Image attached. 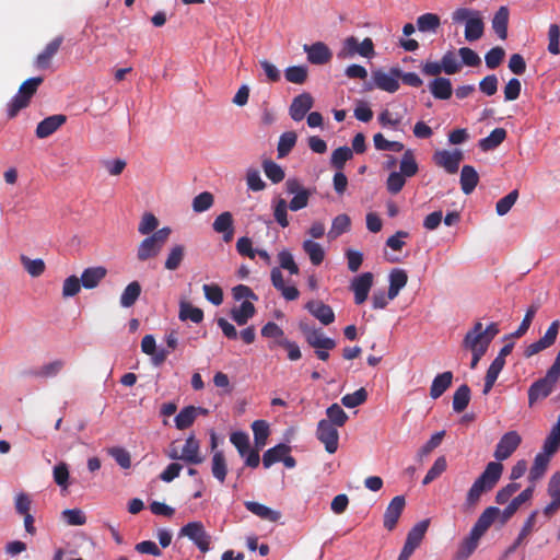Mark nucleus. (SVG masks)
Here are the masks:
<instances>
[{"instance_id": "23", "label": "nucleus", "mask_w": 560, "mask_h": 560, "mask_svg": "<svg viewBox=\"0 0 560 560\" xmlns=\"http://www.w3.org/2000/svg\"><path fill=\"white\" fill-rule=\"evenodd\" d=\"M107 269L103 266L85 268L81 275V283L84 289L91 290L96 288L106 277Z\"/></svg>"}, {"instance_id": "62", "label": "nucleus", "mask_w": 560, "mask_h": 560, "mask_svg": "<svg viewBox=\"0 0 560 560\" xmlns=\"http://www.w3.org/2000/svg\"><path fill=\"white\" fill-rule=\"evenodd\" d=\"M368 399V392L364 387L359 388L352 394H347L341 398V402L347 408H355L364 404Z\"/></svg>"}, {"instance_id": "22", "label": "nucleus", "mask_w": 560, "mask_h": 560, "mask_svg": "<svg viewBox=\"0 0 560 560\" xmlns=\"http://www.w3.org/2000/svg\"><path fill=\"white\" fill-rule=\"evenodd\" d=\"M306 310L316 317L323 325H329L335 320L332 308L322 301H310L305 305Z\"/></svg>"}, {"instance_id": "38", "label": "nucleus", "mask_w": 560, "mask_h": 560, "mask_svg": "<svg viewBox=\"0 0 560 560\" xmlns=\"http://www.w3.org/2000/svg\"><path fill=\"white\" fill-rule=\"evenodd\" d=\"M211 472L219 482H224L228 474V465L222 451H217L213 453L211 459Z\"/></svg>"}, {"instance_id": "28", "label": "nucleus", "mask_w": 560, "mask_h": 560, "mask_svg": "<svg viewBox=\"0 0 560 560\" xmlns=\"http://www.w3.org/2000/svg\"><path fill=\"white\" fill-rule=\"evenodd\" d=\"M431 94L436 100H448L452 96L453 88L450 79L438 77L429 83Z\"/></svg>"}, {"instance_id": "35", "label": "nucleus", "mask_w": 560, "mask_h": 560, "mask_svg": "<svg viewBox=\"0 0 560 560\" xmlns=\"http://www.w3.org/2000/svg\"><path fill=\"white\" fill-rule=\"evenodd\" d=\"M509 9L500 7L492 19V28L501 39L508 37Z\"/></svg>"}, {"instance_id": "19", "label": "nucleus", "mask_w": 560, "mask_h": 560, "mask_svg": "<svg viewBox=\"0 0 560 560\" xmlns=\"http://www.w3.org/2000/svg\"><path fill=\"white\" fill-rule=\"evenodd\" d=\"M212 229L214 232L222 234V240L225 243H230L234 236V220L232 213L224 211L219 214L212 223Z\"/></svg>"}, {"instance_id": "50", "label": "nucleus", "mask_w": 560, "mask_h": 560, "mask_svg": "<svg viewBox=\"0 0 560 560\" xmlns=\"http://www.w3.org/2000/svg\"><path fill=\"white\" fill-rule=\"evenodd\" d=\"M298 140V136L294 131H287L283 132L278 142V158L282 159L285 158L291 150L294 148Z\"/></svg>"}, {"instance_id": "11", "label": "nucleus", "mask_w": 560, "mask_h": 560, "mask_svg": "<svg viewBox=\"0 0 560 560\" xmlns=\"http://www.w3.org/2000/svg\"><path fill=\"white\" fill-rule=\"evenodd\" d=\"M490 343L482 334V324L476 322L474 327L467 331L463 339V347L470 351H485L487 352Z\"/></svg>"}, {"instance_id": "58", "label": "nucleus", "mask_w": 560, "mask_h": 560, "mask_svg": "<svg viewBox=\"0 0 560 560\" xmlns=\"http://www.w3.org/2000/svg\"><path fill=\"white\" fill-rule=\"evenodd\" d=\"M447 468V462L444 456H440L435 459L432 467L428 470L427 475L422 480V485L427 486L433 480L439 478Z\"/></svg>"}, {"instance_id": "54", "label": "nucleus", "mask_w": 560, "mask_h": 560, "mask_svg": "<svg viewBox=\"0 0 560 560\" xmlns=\"http://www.w3.org/2000/svg\"><path fill=\"white\" fill-rule=\"evenodd\" d=\"M252 430L254 433V440L256 446L262 447L266 445L268 435H269V424L265 420H255L252 423Z\"/></svg>"}, {"instance_id": "17", "label": "nucleus", "mask_w": 560, "mask_h": 560, "mask_svg": "<svg viewBox=\"0 0 560 560\" xmlns=\"http://www.w3.org/2000/svg\"><path fill=\"white\" fill-rule=\"evenodd\" d=\"M547 492L551 498V502L545 506L544 514L550 517L560 509V470L551 476Z\"/></svg>"}, {"instance_id": "52", "label": "nucleus", "mask_w": 560, "mask_h": 560, "mask_svg": "<svg viewBox=\"0 0 560 560\" xmlns=\"http://www.w3.org/2000/svg\"><path fill=\"white\" fill-rule=\"evenodd\" d=\"M307 77L308 69L306 66H291L284 70V78L290 83L303 84Z\"/></svg>"}, {"instance_id": "12", "label": "nucleus", "mask_w": 560, "mask_h": 560, "mask_svg": "<svg viewBox=\"0 0 560 560\" xmlns=\"http://www.w3.org/2000/svg\"><path fill=\"white\" fill-rule=\"evenodd\" d=\"M406 500L404 495H396L392 499L389 504L387 505L385 513L383 525L388 530L392 532L397 526L399 517L405 509Z\"/></svg>"}, {"instance_id": "7", "label": "nucleus", "mask_w": 560, "mask_h": 560, "mask_svg": "<svg viewBox=\"0 0 560 560\" xmlns=\"http://www.w3.org/2000/svg\"><path fill=\"white\" fill-rule=\"evenodd\" d=\"M179 534L192 540L201 552H207L209 550L211 537L205 530V526L201 522H190L186 524L182 527Z\"/></svg>"}, {"instance_id": "56", "label": "nucleus", "mask_w": 560, "mask_h": 560, "mask_svg": "<svg viewBox=\"0 0 560 560\" xmlns=\"http://www.w3.org/2000/svg\"><path fill=\"white\" fill-rule=\"evenodd\" d=\"M326 415L328 421L332 423L335 427H343L348 421V415L345 410L338 405L332 404L326 409Z\"/></svg>"}, {"instance_id": "4", "label": "nucleus", "mask_w": 560, "mask_h": 560, "mask_svg": "<svg viewBox=\"0 0 560 560\" xmlns=\"http://www.w3.org/2000/svg\"><path fill=\"white\" fill-rule=\"evenodd\" d=\"M359 55L363 58H372L375 55L374 43L372 38L365 37L361 43L354 36H349L342 42L337 57L341 60L353 58Z\"/></svg>"}, {"instance_id": "59", "label": "nucleus", "mask_w": 560, "mask_h": 560, "mask_svg": "<svg viewBox=\"0 0 560 560\" xmlns=\"http://www.w3.org/2000/svg\"><path fill=\"white\" fill-rule=\"evenodd\" d=\"M262 168L268 179H270L272 183L278 184L284 179V171L276 162L266 160L262 162Z\"/></svg>"}, {"instance_id": "55", "label": "nucleus", "mask_w": 560, "mask_h": 560, "mask_svg": "<svg viewBox=\"0 0 560 560\" xmlns=\"http://www.w3.org/2000/svg\"><path fill=\"white\" fill-rule=\"evenodd\" d=\"M538 512L537 511H534L529 516L528 518L525 521L516 540L514 541V544L508 549L506 553H511L513 551L516 550V548L522 544V541L532 533L533 528H534V525H535V522H536V516H537Z\"/></svg>"}, {"instance_id": "2", "label": "nucleus", "mask_w": 560, "mask_h": 560, "mask_svg": "<svg viewBox=\"0 0 560 560\" xmlns=\"http://www.w3.org/2000/svg\"><path fill=\"white\" fill-rule=\"evenodd\" d=\"M560 380V349L557 353L555 362L547 370L544 377L534 382L528 388V404L534 406L538 400L547 398L556 388Z\"/></svg>"}, {"instance_id": "53", "label": "nucleus", "mask_w": 560, "mask_h": 560, "mask_svg": "<svg viewBox=\"0 0 560 560\" xmlns=\"http://www.w3.org/2000/svg\"><path fill=\"white\" fill-rule=\"evenodd\" d=\"M272 208H273V217L276 222L281 228H287L289 225V219H288V209L289 205L283 198H277L272 201Z\"/></svg>"}, {"instance_id": "26", "label": "nucleus", "mask_w": 560, "mask_h": 560, "mask_svg": "<svg viewBox=\"0 0 560 560\" xmlns=\"http://www.w3.org/2000/svg\"><path fill=\"white\" fill-rule=\"evenodd\" d=\"M162 246L150 235L143 238L137 247V259L144 262L155 258L162 250Z\"/></svg>"}, {"instance_id": "24", "label": "nucleus", "mask_w": 560, "mask_h": 560, "mask_svg": "<svg viewBox=\"0 0 560 560\" xmlns=\"http://www.w3.org/2000/svg\"><path fill=\"white\" fill-rule=\"evenodd\" d=\"M430 520H423L417 523L407 534V538L404 547L413 551L420 546L421 541L424 538V535L429 528Z\"/></svg>"}, {"instance_id": "32", "label": "nucleus", "mask_w": 560, "mask_h": 560, "mask_svg": "<svg viewBox=\"0 0 560 560\" xmlns=\"http://www.w3.org/2000/svg\"><path fill=\"white\" fill-rule=\"evenodd\" d=\"M65 366V361L55 360L44 364L39 369L26 372L27 375L39 378H49L58 375Z\"/></svg>"}, {"instance_id": "21", "label": "nucleus", "mask_w": 560, "mask_h": 560, "mask_svg": "<svg viewBox=\"0 0 560 560\" xmlns=\"http://www.w3.org/2000/svg\"><path fill=\"white\" fill-rule=\"evenodd\" d=\"M180 459L192 465H198L203 462L200 455V444L194 434L189 435L182 448Z\"/></svg>"}, {"instance_id": "30", "label": "nucleus", "mask_w": 560, "mask_h": 560, "mask_svg": "<svg viewBox=\"0 0 560 560\" xmlns=\"http://www.w3.org/2000/svg\"><path fill=\"white\" fill-rule=\"evenodd\" d=\"M244 505L249 512L265 521L278 522L281 517V513L279 511H275L258 502L246 501Z\"/></svg>"}, {"instance_id": "46", "label": "nucleus", "mask_w": 560, "mask_h": 560, "mask_svg": "<svg viewBox=\"0 0 560 560\" xmlns=\"http://www.w3.org/2000/svg\"><path fill=\"white\" fill-rule=\"evenodd\" d=\"M350 226H351L350 217L345 213L339 214L332 220L331 228L328 232V237L330 240H336L341 234L348 232L350 230Z\"/></svg>"}, {"instance_id": "10", "label": "nucleus", "mask_w": 560, "mask_h": 560, "mask_svg": "<svg viewBox=\"0 0 560 560\" xmlns=\"http://www.w3.org/2000/svg\"><path fill=\"white\" fill-rule=\"evenodd\" d=\"M464 159V154L460 150L447 151L440 150L433 154L434 163L443 167L448 174L457 173L459 164Z\"/></svg>"}, {"instance_id": "8", "label": "nucleus", "mask_w": 560, "mask_h": 560, "mask_svg": "<svg viewBox=\"0 0 560 560\" xmlns=\"http://www.w3.org/2000/svg\"><path fill=\"white\" fill-rule=\"evenodd\" d=\"M316 438L325 445V450L329 454H334L338 450L339 433L337 427L332 425L328 420H319L316 429Z\"/></svg>"}, {"instance_id": "1", "label": "nucleus", "mask_w": 560, "mask_h": 560, "mask_svg": "<svg viewBox=\"0 0 560 560\" xmlns=\"http://www.w3.org/2000/svg\"><path fill=\"white\" fill-rule=\"evenodd\" d=\"M502 471L503 465L501 463L490 462L468 490L466 504L468 506H475L485 492H488L495 487L501 478Z\"/></svg>"}, {"instance_id": "33", "label": "nucleus", "mask_w": 560, "mask_h": 560, "mask_svg": "<svg viewBox=\"0 0 560 560\" xmlns=\"http://www.w3.org/2000/svg\"><path fill=\"white\" fill-rule=\"evenodd\" d=\"M291 452V447L287 444L280 443L265 452L262 455V465L265 468L271 467L278 462H282L284 455Z\"/></svg>"}, {"instance_id": "44", "label": "nucleus", "mask_w": 560, "mask_h": 560, "mask_svg": "<svg viewBox=\"0 0 560 560\" xmlns=\"http://www.w3.org/2000/svg\"><path fill=\"white\" fill-rule=\"evenodd\" d=\"M255 314V306L249 301H244L238 308H234L231 312L233 320L238 325L243 326L247 324Z\"/></svg>"}, {"instance_id": "20", "label": "nucleus", "mask_w": 560, "mask_h": 560, "mask_svg": "<svg viewBox=\"0 0 560 560\" xmlns=\"http://www.w3.org/2000/svg\"><path fill=\"white\" fill-rule=\"evenodd\" d=\"M67 121V116L62 114L51 115L43 119L36 127V137L47 138L57 131Z\"/></svg>"}, {"instance_id": "36", "label": "nucleus", "mask_w": 560, "mask_h": 560, "mask_svg": "<svg viewBox=\"0 0 560 560\" xmlns=\"http://www.w3.org/2000/svg\"><path fill=\"white\" fill-rule=\"evenodd\" d=\"M560 450V413L556 424L544 441L542 451L553 456Z\"/></svg>"}, {"instance_id": "16", "label": "nucleus", "mask_w": 560, "mask_h": 560, "mask_svg": "<svg viewBox=\"0 0 560 560\" xmlns=\"http://www.w3.org/2000/svg\"><path fill=\"white\" fill-rule=\"evenodd\" d=\"M313 105V96L307 92L301 93L293 98L289 107V115L294 121H301Z\"/></svg>"}, {"instance_id": "39", "label": "nucleus", "mask_w": 560, "mask_h": 560, "mask_svg": "<svg viewBox=\"0 0 560 560\" xmlns=\"http://www.w3.org/2000/svg\"><path fill=\"white\" fill-rule=\"evenodd\" d=\"M441 25V19L435 13H424L417 19V27L422 33L435 34Z\"/></svg>"}, {"instance_id": "51", "label": "nucleus", "mask_w": 560, "mask_h": 560, "mask_svg": "<svg viewBox=\"0 0 560 560\" xmlns=\"http://www.w3.org/2000/svg\"><path fill=\"white\" fill-rule=\"evenodd\" d=\"M399 168V173L402 174L405 177H412L418 173V163L411 150H407L402 154Z\"/></svg>"}, {"instance_id": "45", "label": "nucleus", "mask_w": 560, "mask_h": 560, "mask_svg": "<svg viewBox=\"0 0 560 560\" xmlns=\"http://www.w3.org/2000/svg\"><path fill=\"white\" fill-rule=\"evenodd\" d=\"M470 401V388L467 384L460 385L453 395V410L463 412Z\"/></svg>"}, {"instance_id": "49", "label": "nucleus", "mask_w": 560, "mask_h": 560, "mask_svg": "<svg viewBox=\"0 0 560 560\" xmlns=\"http://www.w3.org/2000/svg\"><path fill=\"white\" fill-rule=\"evenodd\" d=\"M303 250L308 255L313 265L318 266L325 258V252L320 244L306 240L302 244Z\"/></svg>"}, {"instance_id": "25", "label": "nucleus", "mask_w": 560, "mask_h": 560, "mask_svg": "<svg viewBox=\"0 0 560 560\" xmlns=\"http://www.w3.org/2000/svg\"><path fill=\"white\" fill-rule=\"evenodd\" d=\"M500 509L497 506L487 508L478 517L477 522L472 526L471 530L478 536L482 537L493 522L498 518Z\"/></svg>"}, {"instance_id": "57", "label": "nucleus", "mask_w": 560, "mask_h": 560, "mask_svg": "<svg viewBox=\"0 0 560 560\" xmlns=\"http://www.w3.org/2000/svg\"><path fill=\"white\" fill-rule=\"evenodd\" d=\"M352 156V150L349 147L343 145L334 150L330 158V163L332 167L342 170L347 161L351 160Z\"/></svg>"}, {"instance_id": "60", "label": "nucleus", "mask_w": 560, "mask_h": 560, "mask_svg": "<svg viewBox=\"0 0 560 560\" xmlns=\"http://www.w3.org/2000/svg\"><path fill=\"white\" fill-rule=\"evenodd\" d=\"M213 195L209 191H203L192 199L191 207L196 213H201L209 210L213 206Z\"/></svg>"}, {"instance_id": "63", "label": "nucleus", "mask_w": 560, "mask_h": 560, "mask_svg": "<svg viewBox=\"0 0 560 560\" xmlns=\"http://www.w3.org/2000/svg\"><path fill=\"white\" fill-rule=\"evenodd\" d=\"M159 226L158 218L151 213L147 212L142 215L141 221L138 225V232L141 235H151Z\"/></svg>"}, {"instance_id": "9", "label": "nucleus", "mask_w": 560, "mask_h": 560, "mask_svg": "<svg viewBox=\"0 0 560 560\" xmlns=\"http://www.w3.org/2000/svg\"><path fill=\"white\" fill-rule=\"evenodd\" d=\"M299 328L311 347L326 350H331L336 347L334 339L325 337L319 329L311 327L308 323L301 320Z\"/></svg>"}, {"instance_id": "29", "label": "nucleus", "mask_w": 560, "mask_h": 560, "mask_svg": "<svg viewBox=\"0 0 560 560\" xmlns=\"http://www.w3.org/2000/svg\"><path fill=\"white\" fill-rule=\"evenodd\" d=\"M453 382V373L451 371L443 372L438 374L431 384L430 387V397L432 399L440 398L452 385Z\"/></svg>"}, {"instance_id": "48", "label": "nucleus", "mask_w": 560, "mask_h": 560, "mask_svg": "<svg viewBox=\"0 0 560 560\" xmlns=\"http://www.w3.org/2000/svg\"><path fill=\"white\" fill-rule=\"evenodd\" d=\"M198 409L194 406H187L183 408L175 417V425L178 430H185L189 428L196 417Z\"/></svg>"}, {"instance_id": "13", "label": "nucleus", "mask_w": 560, "mask_h": 560, "mask_svg": "<svg viewBox=\"0 0 560 560\" xmlns=\"http://www.w3.org/2000/svg\"><path fill=\"white\" fill-rule=\"evenodd\" d=\"M395 71H398V68H392L389 72H385L383 70H375L372 72V80L374 85L385 92L395 93L399 89V77H396Z\"/></svg>"}, {"instance_id": "3", "label": "nucleus", "mask_w": 560, "mask_h": 560, "mask_svg": "<svg viewBox=\"0 0 560 560\" xmlns=\"http://www.w3.org/2000/svg\"><path fill=\"white\" fill-rule=\"evenodd\" d=\"M44 82L43 77H33L25 80L19 88L18 93L8 104V116L14 118L20 110L26 108L32 97L36 94L39 85Z\"/></svg>"}, {"instance_id": "18", "label": "nucleus", "mask_w": 560, "mask_h": 560, "mask_svg": "<svg viewBox=\"0 0 560 560\" xmlns=\"http://www.w3.org/2000/svg\"><path fill=\"white\" fill-rule=\"evenodd\" d=\"M62 43H63L62 36H57L51 42H49L45 46L44 50L37 55V57L35 59V67L40 70L48 69L51 65L52 58L59 51Z\"/></svg>"}, {"instance_id": "6", "label": "nucleus", "mask_w": 560, "mask_h": 560, "mask_svg": "<svg viewBox=\"0 0 560 560\" xmlns=\"http://www.w3.org/2000/svg\"><path fill=\"white\" fill-rule=\"evenodd\" d=\"M522 436L517 431H509L499 440L493 456L499 462L508 459L521 445Z\"/></svg>"}, {"instance_id": "31", "label": "nucleus", "mask_w": 560, "mask_h": 560, "mask_svg": "<svg viewBox=\"0 0 560 560\" xmlns=\"http://www.w3.org/2000/svg\"><path fill=\"white\" fill-rule=\"evenodd\" d=\"M460 188L465 195H470L479 183V175L471 165H464L460 172Z\"/></svg>"}, {"instance_id": "34", "label": "nucleus", "mask_w": 560, "mask_h": 560, "mask_svg": "<svg viewBox=\"0 0 560 560\" xmlns=\"http://www.w3.org/2000/svg\"><path fill=\"white\" fill-rule=\"evenodd\" d=\"M551 457H552L551 455H547V453L544 451L539 452L535 456L534 463H533V466L530 467L529 476H528L530 481H536V480H539L540 478H542V476L545 475V472L548 468Z\"/></svg>"}, {"instance_id": "40", "label": "nucleus", "mask_w": 560, "mask_h": 560, "mask_svg": "<svg viewBox=\"0 0 560 560\" xmlns=\"http://www.w3.org/2000/svg\"><path fill=\"white\" fill-rule=\"evenodd\" d=\"M141 284L138 281L130 282L122 291L120 295V305L125 308L135 305L141 294Z\"/></svg>"}, {"instance_id": "42", "label": "nucleus", "mask_w": 560, "mask_h": 560, "mask_svg": "<svg viewBox=\"0 0 560 560\" xmlns=\"http://www.w3.org/2000/svg\"><path fill=\"white\" fill-rule=\"evenodd\" d=\"M185 257V246L176 244L170 248L164 268L170 271H175L179 268Z\"/></svg>"}, {"instance_id": "15", "label": "nucleus", "mask_w": 560, "mask_h": 560, "mask_svg": "<svg viewBox=\"0 0 560 560\" xmlns=\"http://www.w3.org/2000/svg\"><path fill=\"white\" fill-rule=\"evenodd\" d=\"M373 284V275L371 272H364L355 277L351 282V290L354 293V303L357 305L363 304Z\"/></svg>"}, {"instance_id": "64", "label": "nucleus", "mask_w": 560, "mask_h": 560, "mask_svg": "<svg viewBox=\"0 0 560 560\" xmlns=\"http://www.w3.org/2000/svg\"><path fill=\"white\" fill-rule=\"evenodd\" d=\"M441 66L446 74H455L460 71L462 63L457 60L455 54L451 50L446 51L441 59Z\"/></svg>"}, {"instance_id": "43", "label": "nucleus", "mask_w": 560, "mask_h": 560, "mask_svg": "<svg viewBox=\"0 0 560 560\" xmlns=\"http://www.w3.org/2000/svg\"><path fill=\"white\" fill-rule=\"evenodd\" d=\"M407 281L408 276L404 269H393L389 273V298H396Z\"/></svg>"}, {"instance_id": "5", "label": "nucleus", "mask_w": 560, "mask_h": 560, "mask_svg": "<svg viewBox=\"0 0 560 560\" xmlns=\"http://www.w3.org/2000/svg\"><path fill=\"white\" fill-rule=\"evenodd\" d=\"M285 191L289 195H293V198L290 200L289 209L291 211H299L307 207L310 197L312 196V191L308 188H305L299 179L289 178L285 182Z\"/></svg>"}, {"instance_id": "41", "label": "nucleus", "mask_w": 560, "mask_h": 560, "mask_svg": "<svg viewBox=\"0 0 560 560\" xmlns=\"http://www.w3.org/2000/svg\"><path fill=\"white\" fill-rule=\"evenodd\" d=\"M506 138V130L504 128H495L490 135L479 141V147L482 151H490L498 148Z\"/></svg>"}, {"instance_id": "61", "label": "nucleus", "mask_w": 560, "mask_h": 560, "mask_svg": "<svg viewBox=\"0 0 560 560\" xmlns=\"http://www.w3.org/2000/svg\"><path fill=\"white\" fill-rule=\"evenodd\" d=\"M21 262H22L24 269L32 277H39V276H42L44 273V271H45V268H46L44 260L40 259V258L31 259L27 256L22 255L21 256Z\"/></svg>"}, {"instance_id": "27", "label": "nucleus", "mask_w": 560, "mask_h": 560, "mask_svg": "<svg viewBox=\"0 0 560 560\" xmlns=\"http://www.w3.org/2000/svg\"><path fill=\"white\" fill-rule=\"evenodd\" d=\"M480 538V536L470 530L469 535L459 544L454 560H467L477 549Z\"/></svg>"}, {"instance_id": "37", "label": "nucleus", "mask_w": 560, "mask_h": 560, "mask_svg": "<svg viewBox=\"0 0 560 560\" xmlns=\"http://www.w3.org/2000/svg\"><path fill=\"white\" fill-rule=\"evenodd\" d=\"M483 31L485 24L479 13L477 16L467 21L465 25V39L476 42L482 37Z\"/></svg>"}, {"instance_id": "47", "label": "nucleus", "mask_w": 560, "mask_h": 560, "mask_svg": "<svg viewBox=\"0 0 560 560\" xmlns=\"http://www.w3.org/2000/svg\"><path fill=\"white\" fill-rule=\"evenodd\" d=\"M178 317L180 320H191L192 323L199 324L203 319V311L199 307L191 305L188 302H182L179 305Z\"/></svg>"}, {"instance_id": "14", "label": "nucleus", "mask_w": 560, "mask_h": 560, "mask_svg": "<svg viewBox=\"0 0 560 560\" xmlns=\"http://www.w3.org/2000/svg\"><path fill=\"white\" fill-rule=\"evenodd\" d=\"M303 50L307 55V61L312 65H326L332 58V52L329 47L323 42H316L312 45L305 44Z\"/></svg>"}]
</instances>
